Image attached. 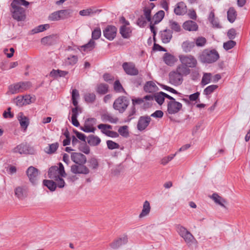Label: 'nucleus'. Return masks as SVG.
Instances as JSON below:
<instances>
[{
    "label": "nucleus",
    "mask_w": 250,
    "mask_h": 250,
    "mask_svg": "<svg viewBox=\"0 0 250 250\" xmlns=\"http://www.w3.org/2000/svg\"><path fill=\"white\" fill-rule=\"evenodd\" d=\"M48 177L50 179L57 182V186L59 188H62L65 186V182L62 177L66 175L63 165L60 163L59 167H51L48 171Z\"/></svg>",
    "instance_id": "obj_1"
},
{
    "label": "nucleus",
    "mask_w": 250,
    "mask_h": 250,
    "mask_svg": "<svg viewBox=\"0 0 250 250\" xmlns=\"http://www.w3.org/2000/svg\"><path fill=\"white\" fill-rule=\"evenodd\" d=\"M29 4V3L25 0H13L11 3L12 17L17 21H24L26 18L25 10L20 5L27 6Z\"/></svg>",
    "instance_id": "obj_2"
},
{
    "label": "nucleus",
    "mask_w": 250,
    "mask_h": 250,
    "mask_svg": "<svg viewBox=\"0 0 250 250\" xmlns=\"http://www.w3.org/2000/svg\"><path fill=\"white\" fill-rule=\"evenodd\" d=\"M176 230L188 247L197 244V241L195 238L186 228L179 225L176 227Z\"/></svg>",
    "instance_id": "obj_3"
},
{
    "label": "nucleus",
    "mask_w": 250,
    "mask_h": 250,
    "mask_svg": "<svg viewBox=\"0 0 250 250\" xmlns=\"http://www.w3.org/2000/svg\"><path fill=\"white\" fill-rule=\"evenodd\" d=\"M219 58L218 52L215 50L206 49L199 56L200 61L205 63H212L216 62Z\"/></svg>",
    "instance_id": "obj_4"
},
{
    "label": "nucleus",
    "mask_w": 250,
    "mask_h": 250,
    "mask_svg": "<svg viewBox=\"0 0 250 250\" xmlns=\"http://www.w3.org/2000/svg\"><path fill=\"white\" fill-rule=\"evenodd\" d=\"M129 242V235L127 233H124L115 239L109 244L110 248L117 250L123 245H125Z\"/></svg>",
    "instance_id": "obj_5"
},
{
    "label": "nucleus",
    "mask_w": 250,
    "mask_h": 250,
    "mask_svg": "<svg viewBox=\"0 0 250 250\" xmlns=\"http://www.w3.org/2000/svg\"><path fill=\"white\" fill-rule=\"evenodd\" d=\"M31 86L30 82H20L10 85L8 88V93L11 94L22 92L29 88Z\"/></svg>",
    "instance_id": "obj_6"
},
{
    "label": "nucleus",
    "mask_w": 250,
    "mask_h": 250,
    "mask_svg": "<svg viewBox=\"0 0 250 250\" xmlns=\"http://www.w3.org/2000/svg\"><path fill=\"white\" fill-rule=\"evenodd\" d=\"M179 58L181 64L188 68H195L198 64L197 59L191 55H181Z\"/></svg>",
    "instance_id": "obj_7"
},
{
    "label": "nucleus",
    "mask_w": 250,
    "mask_h": 250,
    "mask_svg": "<svg viewBox=\"0 0 250 250\" xmlns=\"http://www.w3.org/2000/svg\"><path fill=\"white\" fill-rule=\"evenodd\" d=\"M129 100L125 96H120L118 98L113 104V107L120 112H124L129 104Z\"/></svg>",
    "instance_id": "obj_8"
},
{
    "label": "nucleus",
    "mask_w": 250,
    "mask_h": 250,
    "mask_svg": "<svg viewBox=\"0 0 250 250\" xmlns=\"http://www.w3.org/2000/svg\"><path fill=\"white\" fill-rule=\"evenodd\" d=\"M26 174L30 182L33 185H36L39 183L40 181V172L37 168L32 166L29 167L26 170Z\"/></svg>",
    "instance_id": "obj_9"
},
{
    "label": "nucleus",
    "mask_w": 250,
    "mask_h": 250,
    "mask_svg": "<svg viewBox=\"0 0 250 250\" xmlns=\"http://www.w3.org/2000/svg\"><path fill=\"white\" fill-rule=\"evenodd\" d=\"M85 164H75L71 166V172L74 174H87L89 173L88 168Z\"/></svg>",
    "instance_id": "obj_10"
},
{
    "label": "nucleus",
    "mask_w": 250,
    "mask_h": 250,
    "mask_svg": "<svg viewBox=\"0 0 250 250\" xmlns=\"http://www.w3.org/2000/svg\"><path fill=\"white\" fill-rule=\"evenodd\" d=\"M182 108V104L176 102L175 99L169 101L167 103V111L169 114H174L180 111Z\"/></svg>",
    "instance_id": "obj_11"
},
{
    "label": "nucleus",
    "mask_w": 250,
    "mask_h": 250,
    "mask_svg": "<svg viewBox=\"0 0 250 250\" xmlns=\"http://www.w3.org/2000/svg\"><path fill=\"white\" fill-rule=\"evenodd\" d=\"M104 35L105 38L111 41L116 36L117 28L112 25L107 26L103 31Z\"/></svg>",
    "instance_id": "obj_12"
},
{
    "label": "nucleus",
    "mask_w": 250,
    "mask_h": 250,
    "mask_svg": "<svg viewBox=\"0 0 250 250\" xmlns=\"http://www.w3.org/2000/svg\"><path fill=\"white\" fill-rule=\"evenodd\" d=\"M123 68L128 75H137L138 74V70L133 63L124 62L123 64Z\"/></svg>",
    "instance_id": "obj_13"
},
{
    "label": "nucleus",
    "mask_w": 250,
    "mask_h": 250,
    "mask_svg": "<svg viewBox=\"0 0 250 250\" xmlns=\"http://www.w3.org/2000/svg\"><path fill=\"white\" fill-rule=\"evenodd\" d=\"M169 76V82L173 85H180L183 82V78L177 71L171 72Z\"/></svg>",
    "instance_id": "obj_14"
},
{
    "label": "nucleus",
    "mask_w": 250,
    "mask_h": 250,
    "mask_svg": "<svg viewBox=\"0 0 250 250\" xmlns=\"http://www.w3.org/2000/svg\"><path fill=\"white\" fill-rule=\"evenodd\" d=\"M151 121L149 116H141L138 122L137 129L140 131L145 130L148 125Z\"/></svg>",
    "instance_id": "obj_15"
},
{
    "label": "nucleus",
    "mask_w": 250,
    "mask_h": 250,
    "mask_svg": "<svg viewBox=\"0 0 250 250\" xmlns=\"http://www.w3.org/2000/svg\"><path fill=\"white\" fill-rule=\"evenodd\" d=\"M71 160L75 164H85L86 157L81 153H72L71 155Z\"/></svg>",
    "instance_id": "obj_16"
},
{
    "label": "nucleus",
    "mask_w": 250,
    "mask_h": 250,
    "mask_svg": "<svg viewBox=\"0 0 250 250\" xmlns=\"http://www.w3.org/2000/svg\"><path fill=\"white\" fill-rule=\"evenodd\" d=\"M17 119L21 127L25 130L29 124V118L25 116L22 112H20L17 115Z\"/></svg>",
    "instance_id": "obj_17"
},
{
    "label": "nucleus",
    "mask_w": 250,
    "mask_h": 250,
    "mask_svg": "<svg viewBox=\"0 0 250 250\" xmlns=\"http://www.w3.org/2000/svg\"><path fill=\"white\" fill-rule=\"evenodd\" d=\"M172 31L169 29H165L160 33L161 39L163 43H167L170 42L172 35Z\"/></svg>",
    "instance_id": "obj_18"
},
{
    "label": "nucleus",
    "mask_w": 250,
    "mask_h": 250,
    "mask_svg": "<svg viewBox=\"0 0 250 250\" xmlns=\"http://www.w3.org/2000/svg\"><path fill=\"white\" fill-rule=\"evenodd\" d=\"M187 11V6L183 2H178L174 8V13L177 15H184Z\"/></svg>",
    "instance_id": "obj_19"
},
{
    "label": "nucleus",
    "mask_w": 250,
    "mask_h": 250,
    "mask_svg": "<svg viewBox=\"0 0 250 250\" xmlns=\"http://www.w3.org/2000/svg\"><path fill=\"white\" fill-rule=\"evenodd\" d=\"M101 119L104 122L115 124L118 122V118L109 113H104L101 115Z\"/></svg>",
    "instance_id": "obj_20"
},
{
    "label": "nucleus",
    "mask_w": 250,
    "mask_h": 250,
    "mask_svg": "<svg viewBox=\"0 0 250 250\" xmlns=\"http://www.w3.org/2000/svg\"><path fill=\"white\" fill-rule=\"evenodd\" d=\"M184 29L189 31H195L197 30L198 26L197 23L192 21H185L183 25Z\"/></svg>",
    "instance_id": "obj_21"
},
{
    "label": "nucleus",
    "mask_w": 250,
    "mask_h": 250,
    "mask_svg": "<svg viewBox=\"0 0 250 250\" xmlns=\"http://www.w3.org/2000/svg\"><path fill=\"white\" fill-rule=\"evenodd\" d=\"M144 89L146 92L153 93L157 91L158 87L153 82L148 81L146 83Z\"/></svg>",
    "instance_id": "obj_22"
},
{
    "label": "nucleus",
    "mask_w": 250,
    "mask_h": 250,
    "mask_svg": "<svg viewBox=\"0 0 250 250\" xmlns=\"http://www.w3.org/2000/svg\"><path fill=\"white\" fill-rule=\"evenodd\" d=\"M211 198L214 201V202L221 206V207L227 208L225 204L227 203L226 199L220 196L217 193H213L211 196Z\"/></svg>",
    "instance_id": "obj_23"
},
{
    "label": "nucleus",
    "mask_w": 250,
    "mask_h": 250,
    "mask_svg": "<svg viewBox=\"0 0 250 250\" xmlns=\"http://www.w3.org/2000/svg\"><path fill=\"white\" fill-rule=\"evenodd\" d=\"M150 205L148 201H146L144 203L143 209L140 213L139 217L140 218H143L148 215L150 211Z\"/></svg>",
    "instance_id": "obj_24"
},
{
    "label": "nucleus",
    "mask_w": 250,
    "mask_h": 250,
    "mask_svg": "<svg viewBox=\"0 0 250 250\" xmlns=\"http://www.w3.org/2000/svg\"><path fill=\"white\" fill-rule=\"evenodd\" d=\"M56 37L52 35L45 37L41 39V43L44 45H51L56 42Z\"/></svg>",
    "instance_id": "obj_25"
},
{
    "label": "nucleus",
    "mask_w": 250,
    "mask_h": 250,
    "mask_svg": "<svg viewBox=\"0 0 250 250\" xmlns=\"http://www.w3.org/2000/svg\"><path fill=\"white\" fill-rule=\"evenodd\" d=\"M183 78V76H187L190 74V70L188 67H187L185 65H179L176 71Z\"/></svg>",
    "instance_id": "obj_26"
},
{
    "label": "nucleus",
    "mask_w": 250,
    "mask_h": 250,
    "mask_svg": "<svg viewBox=\"0 0 250 250\" xmlns=\"http://www.w3.org/2000/svg\"><path fill=\"white\" fill-rule=\"evenodd\" d=\"M28 148L29 146L27 145L21 144L15 148L14 152H18L20 154H28L30 153Z\"/></svg>",
    "instance_id": "obj_27"
},
{
    "label": "nucleus",
    "mask_w": 250,
    "mask_h": 250,
    "mask_svg": "<svg viewBox=\"0 0 250 250\" xmlns=\"http://www.w3.org/2000/svg\"><path fill=\"white\" fill-rule=\"evenodd\" d=\"M195 47L194 42H190L189 41H186L183 42L182 44V48L183 51L185 52H190L192 48Z\"/></svg>",
    "instance_id": "obj_28"
},
{
    "label": "nucleus",
    "mask_w": 250,
    "mask_h": 250,
    "mask_svg": "<svg viewBox=\"0 0 250 250\" xmlns=\"http://www.w3.org/2000/svg\"><path fill=\"white\" fill-rule=\"evenodd\" d=\"M100 10L96 9L94 8H89L86 9L81 10L79 14L82 16H88L96 14L97 12H100Z\"/></svg>",
    "instance_id": "obj_29"
},
{
    "label": "nucleus",
    "mask_w": 250,
    "mask_h": 250,
    "mask_svg": "<svg viewBox=\"0 0 250 250\" xmlns=\"http://www.w3.org/2000/svg\"><path fill=\"white\" fill-rule=\"evenodd\" d=\"M164 11L163 10H160L154 15L151 21L154 22V24H157L162 20L164 17Z\"/></svg>",
    "instance_id": "obj_30"
},
{
    "label": "nucleus",
    "mask_w": 250,
    "mask_h": 250,
    "mask_svg": "<svg viewBox=\"0 0 250 250\" xmlns=\"http://www.w3.org/2000/svg\"><path fill=\"white\" fill-rule=\"evenodd\" d=\"M208 19L213 27L216 28H221V25L219 24L218 20L215 18V14L213 11H211L209 13Z\"/></svg>",
    "instance_id": "obj_31"
},
{
    "label": "nucleus",
    "mask_w": 250,
    "mask_h": 250,
    "mask_svg": "<svg viewBox=\"0 0 250 250\" xmlns=\"http://www.w3.org/2000/svg\"><path fill=\"white\" fill-rule=\"evenodd\" d=\"M43 185L52 191H54L57 186V182L56 181L55 182H54L53 180H44L43 181Z\"/></svg>",
    "instance_id": "obj_32"
},
{
    "label": "nucleus",
    "mask_w": 250,
    "mask_h": 250,
    "mask_svg": "<svg viewBox=\"0 0 250 250\" xmlns=\"http://www.w3.org/2000/svg\"><path fill=\"white\" fill-rule=\"evenodd\" d=\"M164 61L167 64L171 66L175 63L176 60L173 56L166 54L164 57Z\"/></svg>",
    "instance_id": "obj_33"
},
{
    "label": "nucleus",
    "mask_w": 250,
    "mask_h": 250,
    "mask_svg": "<svg viewBox=\"0 0 250 250\" xmlns=\"http://www.w3.org/2000/svg\"><path fill=\"white\" fill-rule=\"evenodd\" d=\"M108 86L106 84L100 83L98 84L96 88L97 93L101 94H104L107 92Z\"/></svg>",
    "instance_id": "obj_34"
},
{
    "label": "nucleus",
    "mask_w": 250,
    "mask_h": 250,
    "mask_svg": "<svg viewBox=\"0 0 250 250\" xmlns=\"http://www.w3.org/2000/svg\"><path fill=\"white\" fill-rule=\"evenodd\" d=\"M100 142L101 139L98 136L91 135L88 138V143L91 146H97L100 143Z\"/></svg>",
    "instance_id": "obj_35"
},
{
    "label": "nucleus",
    "mask_w": 250,
    "mask_h": 250,
    "mask_svg": "<svg viewBox=\"0 0 250 250\" xmlns=\"http://www.w3.org/2000/svg\"><path fill=\"white\" fill-rule=\"evenodd\" d=\"M15 193L19 199H22L26 196L25 190L20 187H17L15 188Z\"/></svg>",
    "instance_id": "obj_36"
},
{
    "label": "nucleus",
    "mask_w": 250,
    "mask_h": 250,
    "mask_svg": "<svg viewBox=\"0 0 250 250\" xmlns=\"http://www.w3.org/2000/svg\"><path fill=\"white\" fill-rule=\"evenodd\" d=\"M120 32L123 37L124 38H127L130 36L131 31L129 28L127 27L125 25H123L121 27Z\"/></svg>",
    "instance_id": "obj_37"
},
{
    "label": "nucleus",
    "mask_w": 250,
    "mask_h": 250,
    "mask_svg": "<svg viewBox=\"0 0 250 250\" xmlns=\"http://www.w3.org/2000/svg\"><path fill=\"white\" fill-rule=\"evenodd\" d=\"M98 128L101 130V131L107 135L108 133H110L109 129H112V126L106 124H100L98 125Z\"/></svg>",
    "instance_id": "obj_38"
},
{
    "label": "nucleus",
    "mask_w": 250,
    "mask_h": 250,
    "mask_svg": "<svg viewBox=\"0 0 250 250\" xmlns=\"http://www.w3.org/2000/svg\"><path fill=\"white\" fill-rule=\"evenodd\" d=\"M236 17V11L233 8H230L228 11V19L230 22H233Z\"/></svg>",
    "instance_id": "obj_39"
},
{
    "label": "nucleus",
    "mask_w": 250,
    "mask_h": 250,
    "mask_svg": "<svg viewBox=\"0 0 250 250\" xmlns=\"http://www.w3.org/2000/svg\"><path fill=\"white\" fill-rule=\"evenodd\" d=\"M79 97L80 94L79 91L76 89H73L72 91V101L73 104L75 106H77L78 104L77 100L79 98Z\"/></svg>",
    "instance_id": "obj_40"
},
{
    "label": "nucleus",
    "mask_w": 250,
    "mask_h": 250,
    "mask_svg": "<svg viewBox=\"0 0 250 250\" xmlns=\"http://www.w3.org/2000/svg\"><path fill=\"white\" fill-rule=\"evenodd\" d=\"M95 42L93 40H90L89 42L86 44L82 46L84 51H89L95 48Z\"/></svg>",
    "instance_id": "obj_41"
},
{
    "label": "nucleus",
    "mask_w": 250,
    "mask_h": 250,
    "mask_svg": "<svg viewBox=\"0 0 250 250\" xmlns=\"http://www.w3.org/2000/svg\"><path fill=\"white\" fill-rule=\"evenodd\" d=\"M169 26L170 28L175 32H180L181 30L180 25L176 21L171 20L169 21Z\"/></svg>",
    "instance_id": "obj_42"
},
{
    "label": "nucleus",
    "mask_w": 250,
    "mask_h": 250,
    "mask_svg": "<svg viewBox=\"0 0 250 250\" xmlns=\"http://www.w3.org/2000/svg\"><path fill=\"white\" fill-rule=\"evenodd\" d=\"M84 100L86 103H93L96 99V96L93 93H87L84 96Z\"/></svg>",
    "instance_id": "obj_43"
},
{
    "label": "nucleus",
    "mask_w": 250,
    "mask_h": 250,
    "mask_svg": "<svg viewBox=\"0 0 250 250\" xmlns=\"http://www.w3.org/2000/svg\"><path fill=\"white\" fill-rule=\"evenodd\" d=\"M67 74H68L67 71H62V70H53L50 72V75L52 77H58V76L64 77L65 75H66Z\"/></svg>",
    "instance_id": "obj_44"
},
{
    "label": "nucleus",
    "mask_w": 250,
    "mask_h": 250,
    "mask_svg": "<svg viewBox=\"0 0 250 250\" xmlns=\"http://www.w3.org/2000/svg\"><path fill=\"white\" fill-rule=\"evenodd\" d=\"M206 39L203 37H199L194 40L195 45H196L198 47L204 46L206 43Z\"/></svg>",
    "instance_id": "obj_45"
},
{
    "label": "nucleus",
    "mask_w": 250,
    "mask_h": 250,
    "mask_svg": "<svg viewBox=\"0 0 250 250\" xmlns=\"http://www.w3.org/2000/svg\"><path fill=\"white\" fill-rule=\"evenodd\" d=\"M50 26L48 24L40 25L34 29L32 31L34 33H37L39 32H42L49 28Z\"/></svg>",
    "instance_id": "obj_46"
},
{
    "label": "nucleus",
    "mask_w": 250,
    "mask_h": 250,
    "mask_svg": "<svg viewBox=\"0 0 250 250\" xmlns=\"http://www.w3.org/2000/svg\"><path fill=\"white\" fill-rule=\"evenodd\" d=\"M101 36V31L99 27H96L92 32V39L98 40Z\"/></svg>",
    "instance_id": "obj_47"
},
{
    "label": "nucleus",
    "mask_w": 250,
    "mask_h": 250,
    "mask_svg": "<svg viewBox=\"0 0 250 250\" xmlns=\"http://www.w3.org/2000/svg\"><path fill=\"white\" fill-rule=\"evenodd\" d=\"M154 99L157 102L158 104L160 105L162 104L165 100L162 92H160L156 94L154 96Z\"/></svg>",
    "instance_id": "obj_48"
},
{
    "label": "nucleus",
    "mask_w": 250,
    "mask_h": 250,
    "mask_svg": "<svg viewBox=\"0 0 250 250\" xmlns=\"http://www.w3.org/2000/svg\"><path fill=\"white\" fill-rule=\"evenodd\" d=\"M211 74L210 73H205L202 77L201 83L206 85L210 82Z\"/></svg>",
    "instance_id": "obj_49"
},
{
    "label": "nucleus",
    "mask_w": 250,
    "mask_h": 250,
    "mask_svg": "<svg viewBox=\"0 0 250 250\" xmlns=\"http://www.w3.org/2000/svg\"><path fill=\"white\" fill-rule=\"evenodd\" d=\"M118 132L121 135L126 137L128 136V126L126 125H124L121 126L119 129Z\"/></svg>",
    "instance_id": "obj_50"
},
{
    "label": "nucleus",
    "mask_w": 250,
    "mask_h": 250,
    "mask_svg": "<svg viewBox=\"0 0 250 250\" xmlns=\"http://www.w3.org/2000/svg\"><path fill=\"white\" fill-rule=\"evenodd\" d=\"M176 153L174 154H171L170 155L166 156L163 158L161 161V164L163 165H167L169 162L171 161L173 158L176 156Z\"/></svg>",
    "instance_id": "obj_51"
},
{
    "label": "nucleus",
    "mask_w": 250,
    "mask_h": 250,
    "mask_svg": "<svg viewBox=\"0 0 250 250\" xmlns=\"http://www.w3.org/2000/svg\"><path fill=\"white\" fill-rule=\"evenodd\" d=\"M218 87L217 85H211L206 87L204 90V93L205 95H209L212 93Z\"/></svg>",
    "instance_id": "obj_52"
},
{
    "label": "nucleus",
    "mask_w": 250,
    "mask_h": 250,
    "mask_svg": "<svg viewBox=\"0 0 250 250\" xmlns=\"http://www.w3.org/2000/svg\"><path fill=\"white\" fill-rule=\"evenodd\" d=\"M236 45V42L233 41H229L224 43L223 47L226 50L232 48Z\"/></svg>",
    "instance_id": "obj_53"
},
{
    "label": "nucleus",
    "mask_w": 250,
    "mask_h": 250,
    "mask_svg": "<svg viewBox=\"0 0 250 250\" xmlns=\"http://www.w3.org/2000/svg\"><path fill=\"white\" fill-rule=\"evenodd\" d=\"M144 15L147 21H151V9L149 7H145L144 9Z\"/></svg>",
    "instance_id": "obj_54"
},
{
    "label": "nucleus",
    "mask_w": 250,
    "mask_h": 250,
    "mask_svg": "<svg viewBox=\"0 0 250 250\" xmlns=\"http://www.w3.org/2000/svg\"><path fill=\"white\" fill-rule=\"evenodd\" d=\"M61 19H64L69 17L71 13L70 10H62L59 11Z\"/></svg>",
    "instance_id": "obj_55"
},
{
    "label": "nucleus",
    "mask_w": 250,
    "mask_h": 250,
    "mask_svg": "<svg viewBox=\"0 0 250 250\" xmlns=\"http://www.w3.org/2000/svg\"><path fill=\"white\" fill-rule=\"evenodd\" d=\"M61 19V16L59 11L52 13L49 16V20L52 21H58Z\"/></svg>",
    "instance_id": "obj_56"
},
{
    "label": "nucleus",
    "mask_w": 250,
    "mask_h": 250,
    "mask_svg": "<svg viewBox=\"0 0 250 250\" xmlns=\"http://www.w3.org/2000/svg\"><path fill=\"white\" fill-rule=\"evenodd\" d=\"M107 147L110 149H113L118 148L119 145L117 143L110 140H108L106 142Z\"/></svg>",
    "instance_id": "obj_57"
},
{
    "label": "nucleus",
    "mask_w": 250,
    "mask_h": 250,
    "mask_svg": "<svg viewBox=\"0 0 250 250\" xmlns=\"http://www.w3.org/2000/svg\"><path fill=\"white\" fill-rule=\"evenodd\" d=\"M15 103L19 106L25 105L23 96H18L15 100Z\"/></svg>",
    "instance_id": "obj_58"
},
{
    "label": "nucleus",
    "mask_w": 250,
    "mask_h": 250,
    "mask_svg": "<svg viewBox=\"0 0 250 250\" xmlns=\"http://www.w3.org/2000/svg\"><path fill=\"white\" fill-rule=\"evenodd\" d=\"M78 61V58L76 56H72L70 57H68L67 59V60L66 61V62L67 63L70 64V65H74Z\"/></svg>",
    "instance_id": "obj_59"
},
{
    "label": "nucleus",
    "mask_w": 250,
    "mask_h": 250,
    "mask_svg": "<svg viewBox=\"0 0 250 250\" xmlns=\"http://www.w3.org/2000/svg\"><path fill=\"white\" fill-rule=\"evenodd\" d=\"M59 147V144L57 143L52 144L49 145L48 153H53L55 152Z\"/></svg>",
    "instance_id": "obj_60"
},
{
    "label": "nucleus",
    "mask_w": 250,
    "mask_h": 250,
    "mask_svg": "<svg viewBox=\"0 0 250 250\" xmlns=\"http://www.w3.org/2000/svg\"><path fill=\"white\" fill-rule=\"evenodd\" d=\"M114 88L115 90L117 92H121L122 91L124 90L123 87H122L119 81H115L114 83Z\"/></svg>",
    "instance_id": "obj_61"
},
{
    "label": "nucleus",
    "mask_w": 250,
    "mask_h": 250,
    "mask_svg": "<svg viewBox=\"0 0 250 250\" xmlns=\"http://www.w3.org/2000/svg\"><path fill=\"white\" fill-rule=\"evenodd\" d=\"M79 149L80 151H81L82 152H83L86 154H88L90 152L89 147L86 144H83V145H82L80 147Z\"/></svg>",
    "instance_id": "obj_62"
},
{
    "label": "nucleus",
    "mask_w": 250,
    "mask_h": 250,
    "mask_svg": "<svg viewBox=\"0 0 250 250\" xmlns=\"http://www.w3.org/2000/svg\"><path fill=\"white\" fill-rule=\"evenodd\" d=\"M89 166L93 169L96 168L98 166V162L95 158H92L89 161Z\"/></svg>",
    "instance_id": "obj_63"
},
{
    "label": "nucleus",
    "mask_w": 250,
    "mask_h": 250,
    "mask_svg": "<svg viewBox=\"0 0 250 250\" xmlns=\"http://www.w3.org/2000/svg\"><path fill=\"white\" fill-rule=\"evenodd\" d=\"M236 35V31L234 29H230L228 32V36L229 39H233Z\"/></svg>",
    "instance_id": "obj_64"
}]
</instances>
